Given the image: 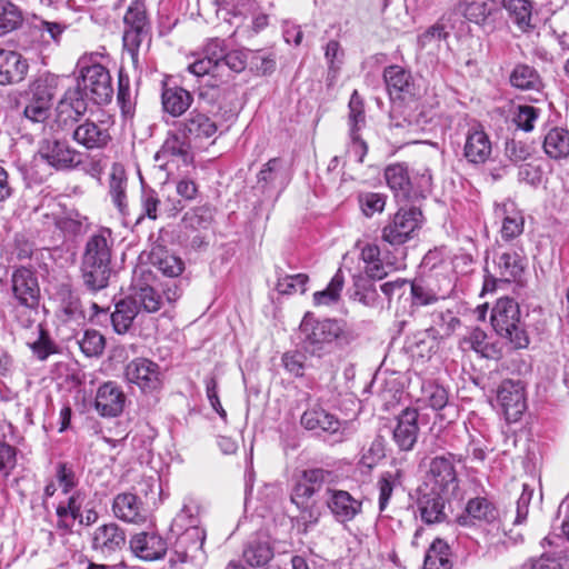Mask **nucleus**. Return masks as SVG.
<instances>
[{
    "label": "nucleus",
    "mask_w": 569,
    "mask_h": 569,
    "mask_svg": "<svg viewBox=\"0 0 569 569\" xmlns=\"http://www.w3.org/2000/svg\"><path fill=\"white\" fill-rule=\"evenodd\" d=\"M490 320L498 336L507 341L512 350L527 349L530 337L521 319L519 303L509 297L496 301Z\"/></svg>",
    "instance_id": "obj_1"
},
{
    "label": "nucleus",
    "mask_w": 569,
    "mask_h": 569,
    "mask_svg": "<svg viewBox=\"0 0 569 569\" xmlns=\"http://www.w3.org/2000/svg\"><path fill=\"white\" fill-rule=\"evenodd\" d=\"M123 48L132 62L138 63V51L142 42L150 40V22L142 0H134L128 7L124 17Z\"/></svg>",
    "instance_id": "obj_2"
},
{
    "label": "nucleus",
    "mask_w": 569,
    "mask_h": 569,
    "mask_svg": "<svg viewBox=\"0 0 569 569\" xmlns=\"http://www.w3.org/2000/svg\"><path fill=\"white\" fill-rule=\"evenodd\" d=\"M300 331L307 348L313 355H320L345 335L342 325L338 320H319L309 312L305 315L300 323Z\"/></svg>",
    "instance_id": "obj_3"
},
{
    "label": "nucleus",
    "mask_w": 569,
    "mask_h": 569,
    "mask_svg": "<svg viewBox=\"0 0 569 569\" xmlns=\"http://www.w3.org/2000/svg\"><path fill=\"white\" fill-rule=\"evenodd\" d=\"M423 216L416 207L400 208L381 230V238L391 246H400L412 239L421 228Z\"/></svg>",
    "instance_id": "obj_4"
},
{
    "label": "nucleus",
    "mask_w": 569,
    "mask_h": 569,
    "mask_svg": "<svg viewBox=\"0 0 569 569\" xmlns=\"http://www.w3.org/2000/svg\"><path fill=\"white\" fill-rule=\"evenodd\" d=\"M77 87L81 88L84 98H89L96 104H106L111 101L113 96L111 76L108 69L100 63L83 67Z\"/></svg>",
    "instance_id": "obj_5"
},
{
    "label": "nucleus",
    "mask_w": 569,
    "mask_h": 569,
    "mask_svg": "<svg viewBox=\"0 0 569 569\" xmlns=\"http://www.w3.org/2000/svg\"><path fill=\"white\" fill-rule=\"evenodd\" d=\"M206 531L203 528H186L179 532L173 545L172 563H191L201 567L207 561V553L203 549Z\"/></svg>",
    "instance_id": "obj_6"
},
{
    "label": "nucleus",
    "mask_w": 569,
    "mask_h": 569,
    "mask_svg": "<svg viewBox=\"0 0 569 569\" xmlns=\"http://www.w3.org/2000/svg\"><path fill=\"white\" fill-rule=\"evenodd\" d=\"M465 461L462 455L447 452L436 456L430 460L428 477L432 482V488L443 493H455L458 489V476L456 463Z\"/></svg>",
    "instance_id": "obj_7"
},
{
    "label": "nucleus",
    "mask_w": 569,
    "mask_h": 569,
    "mask_svg": "<svg viewBox=\"0 0 569 569\" xmlns=\"http://www.w3.org/2000/svg\"><path fill=\"white\" fill-rule=\"evenodd\" d=\"M39 154L49 166L57 170H70L81 163V154L68 141L60 139H44Z\"/></svg>",
    "instance_id": "obj_8"
},
{
    "label": "nucleus",
    "mask_w": 569,
    "mask_h": 569,
    "mask_svg": "<svg viewBox=\"0 0 569 569\" xmlns=\"http://www.w3.org/2000/svg\"><path fill=\"white\" fill-rule=\"evenodd\" d=\"M88 109L80 87L68 89L56 107V123L61 130L71 129Z\"/></svg>",
    "instance_id": "obj_9"
},
{
    "label": "nucleus",
    "mask_w": 569,
    "mask_h": 569,
    "mask_svg": "<svg viewBox=\"0 0 569 569\" xmlns=\"http://www.w3.org/2000/svg\"><path fill=\"white\" fill-rule=\"evenodd\" d=\"M497 400L508 422L518 421L523 415L527 402L521 381L503 380L497 391Z\"/></svg>",
    "instance_id": "obj_10"
},
{
    "label": "nucleus",
    "mask_w": 569,
    "mask_h": 569,
    "mask_svg": "<svg viewBox=\"0 0 569 569\" xmlns=\"http://www.w3.org/2000/svg\"><path fill=\"white\" fill-rule=\"evenodd\" d=\"M383 79L391 100L410 101L418 96L411 72L403 67L392 64L385 69Z\"/></svg>",
    "instance_id": "obj_11"
},
{
    "label": "nucleus",
    "mask_w": 569,
    "mask_h": 569,
    "mask_svg": "<svg viewBox=\"0 0 569 569\" xmlns=\"http://www.w3.org/2000/svg\"><path fill=\"white\" fill-rule=\"evenodd\" d=\"M11 290L17 302L28 309H36L39 303L40 289L34 273L24 268H18L11 276Z\"/></svg>",
    "instance_id": "obj_12"
},
{
    "label": "nucleus",
    "mask_w": 569,
    "mask_h": 569,
    "mask_svg": "<svg viewBox=\"0 0 569 569\" xmlns=\"http://www.w3.org/2000/svg\"><path fill=\"white\" fill-rule=\"evenodd\" d=\"M126 380L137 385L142 391H152L160 387L159 366L146 358H137L126 366Z\"/></svg>",
    "instance_id": "obj_13"
},
{
    "label": "nucleus",
    "mask_w": 569,
    "mask_h": 569,
    "mask_svg": "<svg viewBox=\"0 0 569 569\" xmlns=\"http://www.w3.org/2000/svg\"><path fill=\"white\" fill-rule=\"evenodd\" d=\"M126 545V532L117 523L99 526L92 535L91 548L103 557H109Z\"/></svg>",
    "instance_id": "obj_14"
},
{
    "label": "nucleus",
    "mask_w": 569,
    "mask_h": 569,
    "mask_svg": "<svg viewBox=\"0 0 569 569\" xmlns=\"http://www.w3.org/2000/svg\"><path fill=\"white\" fill-rule=\"evenodd\" d=\"M327 496V507L338 522H349L362 511V502L346 490L328 488Z\"/></svg>",
    "instance_id": "obj_15"
},
{
    "label": "nucleus",
    "mask_w": 569,
    "mask_h": 569,
    "mask_svg": "<svg viewBox=\"0 0 569 569\" xmlns=\"http://www.w3.org/2000/svg\"><path fill=\"white\" fill-rule=\"evenodd\" d=\"M72 139L88 150L103 149L111 141L109 128L103 122L84 120L72 131Z\"/></svg>",
    "instance_id": "obj_16"
},
{
    "label": "nucleus",
    "mask_w": 569,
    "mask_h": 569,
    "mask_svg": "<svg viewBox=\"0 0 569 569\" xmlns=\"http://www.w3.org/2000/svg\"><path fill=\"white\" fill-rule=\"evenodd\" d=\"M300 425L316 435H336L342 428V421L320 406L305 410L300 418Z\"/></svg>",
    "instance_id": "obj_17"
},
{
    "label": "nucleus",
    "mask_w": 569,
    "mask_h": 569,
    "mask_svg": "<svg viewBox=\"0 0 569 569\" xmlns=\"http://www.w3.org/2000/svg\"><path fill=\"white\" fill-rule=\"evenodd\" d=\"M129 547L136 557L146 561L161 559L167 552V542L153 531L133 535L129 540Z\"/></svg>",
    "instance_id": "obj_18"
},
{
    "label": "nucleus",
    "mask_w": 569,
    "mask_h": 569,
    "mask_svg": "<svg viewBox=\"0 0 569 569\" xmlns=\"http://www.w3.org/2000/svg\"><path fill=\"white\" fill-rule=\"evenodd\" d=\"M192 146L190 140L177 127V130L168 132L154 159L156 161H168L171 158L188 164L193 160Z\"/></svg>",
    "instance_id": "obj_19"
},
{
    "label": "nucleus",
    "mask_w": 569,
    "mask_h": 569,
    "mask_svg": "<svg viewBox=\"0 0 569 569\" xmlns=\"http://www.w3.org/2000/svg\"><path fill=\"white\" fill-rule=\"evenodd\" d=\"M178 128L194 146L216 136L218 127L207 114L191 111L188 117L178 123Z\"/></svg>",
    "instance_id": "obj_20"
},
{
    "label": "nucleus",
    "mask_w": 569,
    "mask_h": 569,
    "mask_svg": "<svg viewBox=\"0 0 569 569\" xmlns=\"http://www.w3.org/2000/svg\"><path fill=\"white\" fill-rule=\"evenodd\" d=\"M419 412L413 408H406L397 418V425L393 429V440L398 448L402 451L413 449L418 435Z\"/></svg>",
    "instance_id": "obj_21"
},
{
    "label": "nucleus",
    "mask_w": 569,
    "mask_h": 569,
    "mask_svg": "<svg viewBox=\"0 0 569 569\" xmlns=\"http://www.w3.org/2000/svg\"><path fill=\"white\" fill-rule=\"evenodd\" d=\"M126 396L113 381L101 385L96 395L94 408L102 417H117L124 407Z\"/></svg>",
    "instance_id": "obj_22"
},
{
    "label": "nucleus",
    "mask_w": 569,
    "mask_h": 569,
    "mask_svg": "<svg viewBox=\"0 0 569 569\" xmlns=\"http://www.w3.org/2000/svg\"><path fill=\"white\" fill-rule=\"evenodd\" d=\"M112 511L118 519L129 523H143L148 518V511L143 503L131 492L117 495L113 499Z\"/></svg>",
    "instance_id": "obj_23"
},
{
    "label": "nucleus",
    "mask_w": 569,
    "mask_h": 569,
    "mask_svg": "<svg viewBox=\"0 0 569 569\" xmlns=\"http://www.w3.org/2000/svg\"><path fill=\"white\" fill-rule=\"evenodd\" d=\"M492 144L489 136L481 128H471L466 134L463 157L469 163L482 164L489 160Z\"/></svg>",
    "instance_id": "obj_24"
},
{
    "label": "nucleus",
    "mask_w": 569,
    "mask_h": 569,
    "mask_svg": "<svg viewBox=\"0 0 569 569\" xmlns=\"http://www.w3.org/2000/svg\"><path fill=\"white\" fill-rule=\"evenodd\" d=\"M447 281V287L441 288L435 283L432 278L426 280H415L409 283L412 305L417 307H423L436 303L440 299H445L451 291L450 281L443 277Z\"/></svg>",
    "instance_id": "obj_25"
},
{
    "label": "nucleus",
    "mask_w": 569,
    "mask_h": 569,
    "mask_svg": "<svg viewBox=\"0 0 569 569\" xmlns=\"http://www.w3.org/2000/svg\"><path fill=\"white\" fill-rule=\"evenodd\" d=\"M451 493H443L440 490L430 489L429 492H422L418 499V508L422 521L428 525L442 522L447 515L445 511L446 501Z\"/></svg>",
    "instance_id": "obj_26"
},
{
    "label": "nucleus",
    "mask_w": 569,
    "mask_h": 569,
    "mask_svg": "<svg viewBox=\"0 0 569 569\" xmlns=\"http://www.w3.org/2000/svg\"><path fill=\"white\" fill-rule=\"evenodd\" d=\"M328 475L319 468L305 470L292 490L291 501L300 508L321 489Z\"/></svg>",
    "instance_id": "obj_27"
},
{
    "label": "nucleus",
    "mask_w": 569,
    "mask_h": 569,
    "mask_svg": "<svg viewBox=\"0 0 569 569\" xmlns=\"http://www.w3.org/2000/svg\"><path fill=\"white\" fill-rule=\"evenodd\" d=\"M27 60L18 52L0 49V84L22 81L28 72Z\"/></svg>",
    "instance_id": "obj_28"
},
{
    "label": "nucleus",
    "mask_w": 569,
    "mask_h": 569,
    "mask_svg": "<svg viewBox=\"0 0 569 569\" xmlns=\"http://www.w3.org/2000/svg\"><path fill=\"white\" fill-rule=\"evenodd\" d=\"M110 262L81 260V277L88 290L97 292L108 286Z\"/></svg>",
    "instance_id": "obj_29"
},
{
    "label": "nucleus",
    "mask_w": 569,
    "mask_h": 569,
    "mask_svg": "<svg viewBox=\"0 0 569 569\" xmlns=\"http://www.w3.org/2000/svg\"><path fill=\"white\" fill-rule=\"evenodd\" d=\"M112 244L113 239L111 230L108 228H102L88 239L82 259L90 261L94 260L111 262Z\"/></svg>",
    "instance_id": "obj_30"
},
{
    "label": "nucleus",
    "mask_w": 569,
    "mask_h": 569,
    "mask_svg": "<svg viewBox=\"0 0 569 569\" xmlns=\"http://www.w3.org/2000/svg\"><path fill=\"white\" fill-rule=\"evenodd\" d=\"M192 101V94L181 87H166L162 90V109L174 118L182 116L190 108Z\"/></svg>",
    "instance_id": "obj_31"
},
{
    "label": "nucleus",
    "mask_w": 569,
    "mask_h": 569,
    "mask_svg": "<svg viewBox=\"0 0 569 569\" xmlns=\"http://www.w3.org/2000/svg\"><path fill=\"white\" fill-rule=\"evenodd\" d=\"M150 263L163 276L179 277L183 269V261L162 247H154L149 256Z\"/></svg>",
    "instance_id": "obj_32"
},
{
    "label": "nucleus",
    "mask_w": 569,
    "mask_h": 569,
    "mask_svg": "<svg viewBox=\"0 0 569 569\" xmlns=\"http://www.w3.org/2000/svg\"><path fill=\"white\" fill-rule=\"evenodd\" d=\"M502 8L507 11L509 19L521 30L528 31L533 28L531 22L533 14V2L531 0H502Z\"/></svg>",
    "instance_id": "obj_33"
},
{
    "label": "nucleus",
    "mask_w": 569,
    "mask_h": 569,
    "mask_svg": "<svg viewBox=\"0 0 569 569\" xmlns=\"http://www.w3.org/2000/svg\"><path fill=\"white\" fill-rule=\"evenodd\" d=\"M496 270L499 280L516 281L525 270V258L516 251L502 252L497 258Z\"/></svg>",
    "instance_id": "obj_34"
},
{
    "label": "nucleus",
    "mask_w": 569,
    "mask_h": 569,
    "mask_svg": "<svg viewBox=\"0 0 569 569\" xmlns=\"http://www.w3.org/2000/svg\"><path fill=\"white\" fill-rule=\"evenodd\" d=\"M510 84L519 90L540 91L543 87L539 72L527 63H518L509 76Z\"/></svg>",
    "instance_id": "obj_35"
},
{
    "label": "nucleus",
    "mask_w": 569,
    "mask_h": 569,
    "mask_svg": "<svg viewBox=\"0 0 569 569\" xmlns=\"http://www.w3.org/2000/svg\"><path fill=\"white\" fill-rule=\"evenodd\" d=\"M27 103L46 107L51 109L54 98L53 79L49 77H39L32 81L26 92Z\"/></svg>",
    "instance_id": "obj_36"
},
{
    "label": "nucleus",
    "mask_w": 569,
    "mask_h": 569,
    "mask_svg": "<svg viewBox=\"0 0 569 569\" xmlns=\"http://www.w3.org/2000/svg\"><path fill=\"white\" fill-rule=\"evenodd\" d=\"M543 151L551 159L569 156V131L563 128H551L543 138Z\"/></svg>",
    "instance_id": "obj_37"
},
{
    "label": "nucleus",
    "mask_w": 569,
    "mask_h": 569,
    "mask_svg": "<svg viewBox=\"0 0 569 569\" xmlns=\"http://www.w3.org/2000/svg\"><path fill=\"white\" fill-rule=\"evenodd\" d=\"M138 313L139 308L129 297L118 301L114 311L110 316L113 330L119 335L128 332Z\"/></svg>",
    "instance_id": "obj_38"
},
{
    "label": "nucleus",
    "mask_w": 569,
    "mask_h": 569,
    "mask_svg": "<svg viewBox=\"0 0 569 569\" xmlns=\"http://www.w3.org/2000/svg\"><path fill=\"white\" fill-rule=\"evenodd\" d=\"M127 187L128 179L124 171L121 169H114L109 179V194L113 204L123 217L129 214Z\"/></svg>",
    "instance_id": "obj_39"
},
{
    "label": "nucleus",
    "mask_w": 569,
    "mask_h": 569,
    "mask_svg": "<svg viewBox=\"0 0 569 569\" xmlns=\"http://www.w3.org/2000/svg\"><path fill=\"white\" fill-rule=\"evenodd\" d=\"M402 476L401 469L385 471L379 476L377 488L379 490L378 506L380 512L387 509L393 490L401 486Z\"/></svg>",
    "instance_id": "obj_40"
},
{
    "label": "nucleus",
    "mask_w": 569,
    "mask_h": 569,
    "mask_svg": "<svg viewBox=\"0 0 569 569\" xmlns=\"http://www.w3.org/2000/svg\"><path fill=\"white\" fill-rule=\"evenodd\" d=\"M385 178L396 197H407L410 191V178L408 169L402 163H393L386 168Z\"/></svg>",
    "instance_id": "obj_41"
},
{
    "label": "nucleus",
    "mask_w": 569,
    "mask_h": 569,
    "mask_svg": "<svg viewBox=\"0 0 569 569\" xmlns=\"http://www.w3.org/2000/svg\"><path fill=\"white\" fill-rule=\"evenodd\" d=\"M60 311L64 315V321L83 320L86 318L79 295L70 287L63 286L59 291Z\"/></svg>",
    "instance_id": "obj_42"
},
{
    "label": "nucleus",
    "mask_w": 569,
    "mask_h": 569,
    "mask_svg": "<svg viewBox=\"0 0 569 569\" xmlns=\"http://www.w3.org/2000/svg\"><path fill=\"white\" fill-rule=\"evenodd\" d=\"M423 569H452L449 546L441 539H436L428 549Z\"/></svg>",
    "instance_id": "obj_43"
},
{
    "label": "nucleus",
    "mask_w": 569,
    "mask_h": 569,
    "mask_svg": "<svg viewBox=\"0 0 569 569\" xmlns=\"http://www.w3.org/2000/svg\"><path fill=\"white\" fill-rule=\"evenodd\" d=\"M466 512L472 519L491 523L498 519V510L486 497H476L468 501Z\"/></svg>",
    "instance_id": "obj_44"
},
{
    "label": "nucleus",
    "mask_w": 569,
    "mask_h": 569,
    "mask_svg": "<svg viewBox=\"0 0 569 569\" xmlns=\"http://www.w3.org/2000/svg\"><path fill=\"white\" fill-rule=\"evenodd\" d=\"M350 298L368 308H376L379 305V293L376 286L369 279L362 277L355 279Z\"/></svg>",
    "instance_id": "obj_45"
},
{
    "label": "nucleus",
    "mask_w": 569,
    "mask_h": 569,
    "mask_svg": "<svg viewBox=\"0 0 569 569\" xmlns=\"http://www.w3.org/2000/svg\"><path fill=\"white\" fill-rule=\"evenodd\" d=\"M23 21L21 10L9 0H0V37L18 29Z\"/></svg>",
    "instance_id": "obj_46"
},
{
    "label": "nucleus",
    "mask_w": 569,
    "mask_h": 569,
    "mask_svg": "<svg viewBox=\"0 0 569 569\" xmlns=\"http://www.w3.org/2000/svg\"><path fill=\"white\" fill-rule=\"evenodd\" d=\"M272 556V549L267 541L251 540L243 549V558L251 567L264 566Z\"/></svg>",
    "instance_id": "obj_47"
},
{
    "label": "nucleus",
    "mask_w": 569,
    "mask_h": 569,
    "mask_svg": "<svg viewBox=\"0 0 569 569\" xmlns=\"http://www.w3.org/2000/svg\"><path fill=\"white\" fill-rule=\"evenodd\" d=\"M202 2H212L217 8L216 12L219 16L224 12L223 19L227 20V16L231 18H246L252 7L251 0H199V6Z\"/></svg>",
    "instance_id": "obj_48"
},
{
    "label": "nucleus",
    "mask_w": 569,
    "mask_h": 569,
    "mask_svg": "<svg viewBox=\"0 0 569 569\" xmlns=\"http://www.w3.org/2000/svg\"><path fill=\"white\" fill-rule=\"evenodd\" d=\"M281 168L282 160L280 158H272L263 164L257 176V186L263 193L269 192L277 187Z\"/></svg>",
    "instance_id": "obj_49"
},
{
    "label": "nucleus",
    "mask_w": 569,
    "mask_h": 569,
    "mask_svg": "<svg viewBox=\"0 0 569 569\" xmlns=\"http://www.w3.org/2000/svg\"><path fill=\"white\" fill-rule=\"evenodd\" d=\"M457 10L470 22L481 24L491 10L486 0H460Z\"/></svg>",
    "instance_id": "obj_50"
},
{
    "label": "nucleus",
    "mask_w": 569,
    "mask_h": 569,
    "mask_svg": "<svg viewBox=\"0 0 569 569\" xmlns=\"http://www.w3.org/2000/svg\"><path fill=\"white\" fill-rule=\"evenodd\" d=\"M345 277L341 269H338L326 289L313 293V302L316 306H330L336 303L340 298L343 288Z\"/></svg>",
    "instance_id": "obj_51"
},
{
    "label": "nucleus",
    "mask_w": 569,
    "mask_h": 569,
    "mask_svg": "<svg viewBox=\"0 0 569 569\" xmlns=\"http://www.w3.org/2000/svg\"><path fill=\"white\" fill-rule=\"evenodd\" d=\"M129 299L134 302L139 311L157 312L161 307V296L150 286L140 287Z\"/></svg>",
    "instance_id": "obj_52"
},
{
    "label": "nucleus",
    "mask_w": 569,
    "mask_h": 569,
    "mask_svg": "<svg viewBox=\"0 0 569 569\" xmlns=\"http://www.w3.org/2000/svg\"><path fill=\"white\" fill-rule=\"evenodd\" d=\"M348 108L349 132H360V130L366 126V112L363 99L360 97L357 90L352 92L348 103Z\"/></svg>",
    "instance_id": "obj_53"
},
{
    "label": "nucleus",
    "mask_w": 569,
    "mask_h": 569,
    "mask_svg": "<svg viewBox=\"0 0 569 569\" xmlns=\"http://www.w3.org/2000/svg\"><path fill=\"white\" fill-rule=\"evenodd\" d=\"M84 220L86 217L81 216L78 211L68 210L54 217V224L66 234L77 236L81 233Z\"/></svg>",
    "instance_id": "obj_54"
},
{
    "label": "nucleus",
    "mask_w": 569,
    "mask_h": 569,
    "mask_svg": "<svg viewBox=\"0 0 569 569\" xmlns=\"http://www.w3.org/2000/svg\"><path fill=\"white\" fill-rule=\"evenodd\" d=\"M199 507L193 503H184L172 522L173 531H183L186 528H201L199 526Z\"/></svg>",
    "instance_id": "obj_55"
},
{
    "label": "nucleus",
    "mask_w": 569,
    "mask_h": 569,
    "mask_svg": "<svg viewBox=\"0 0 569 569\" xmlns=\"http://www.w3.org/2000/svg\"><path fill=\"white\" fill-rule=\"evenodd\" d=\"M160 203L158 193L153 189L142 187L140 193L141 212L137 217V223H140L144 218L156 220Z\"/></svg>",
    "instance_id": "obj_56"
},
{
    "label": "nucleus",
    "mask_w": 569,
    "mask_h": 569,
    "mask_svg": "<svg viewBox=\"0 0 569 569\" xmlns=\"http://www.w3.org/2000/svg\"><path fill=\"white\" fill-rule=\"evenodd\" d=\"M422 395L423 401L433 410H441L449 402L447 389L435 382L423 385Z\"/></svg>",
    "instance_id": "obj_57"
},
{
    "label": "nucleus",
    "mask_w": 569,
    "mask_h": 569,
    "mask_svg": "<svg viewBox=\"0 0 569 569\" xmlns=\"http://www.w3.org/2000/svg\"><path fill=\"white\" fill-rule=\"evenodd\" d=\"M308 280L305 273L286 274L278 278L276 289L282 295L303 293L307 290Z\"/></svg>",
    "instance_id": "obj_58"
},
{
    "label": "nucleus",
    "mask_w": 569,
    "mask_h": 569,
    "mask_svg": "<svg viewBox=\"0 0 569 569\" xmlns=\"http://www.w3.org/2000/svg\"><path fill=\"white\" fill-rule=\"evenodd\" d=\"M79 346L86 356H98L102 353L104 349V338L96 330H87L82 339L79 341Z\"/></svg>",
    "instance_id": "obj_59"
},
{
    "label": "nucleus",
    "mask_w": 569,
    "mask_h": 569,
    "mask_svg": "<svg viewBox=\"0 0 569 569\" xmlns=\"http://www.w3.org/2000/svg\"><path fill=\"white\" fill-rule=\"evenodd\" d=\"M540 116V109L532 106H518L513 121L518 128L526 132H530L535 128V122Z\"/></svg>",
    "instance_id": "obj_60"
},
{
    "label": "nucleus",
    "mask_w": 569,
    "mask_h": 569,
    "mask_svg": "<svg viewBox=\"0 0 569 569\" xmlns=\"http://www.w3.org/2000/svg\"><path fill=\"white\" fill-rule=\"evenodd\" d=\"M359 203L366 217L382 212L386 206V196L377 192H366L359 196Z\"/></svg>",
    "instance_id": "obj_61"
},
{
    "label": "nucleus",
    "mask_w": 569,
    "mask_h": 569,
    "mask_svg": "<svg viewBox=\"0 0 569 569\" xmlns=\"http://www.w3.org/2000/svg\"><path fill=\"white\" fill-rule=\"evenodd\" d=\"M56 478L64 495L71 492L78 485V478L73 468L66 462L57 463Z\"/></svg>",
    "instance_id": "obj_62"
},
{
    "label": "nucleus",
    "mask_w": 569,
    "mask_h": 569,
    "mask_svg": "<svg viewBox=\"0 0 569 569\" xmlns=\"http://www.w3.org/2000/svg\"><path fill=\"white\" fill-rule=\"evenodd\" d=\"M533 495L535 489L530 485L523 483L522 492L517 500L516 517L513 520V525H522L526 522L529 513V506L533 498Z\"/></svg>",
    "instance_id": "obj_63"
},
{
    "label": "nucleus",
    "mask_w": 569,
    "mask_h": 569,
    "mask_svg": "<svg viewBox=\"0 0 569 569\" xmlns=\"http://www.w3.org/2000/svg\"><path fill=\"white\" fill-rule=\"evenodd\" d=\"M525 219L520 213L506 216L500 230L501 238L506 241L512 240L523 232Z\"/></svg>",
    "instance_id": "obj_64"
}]
</instances>
